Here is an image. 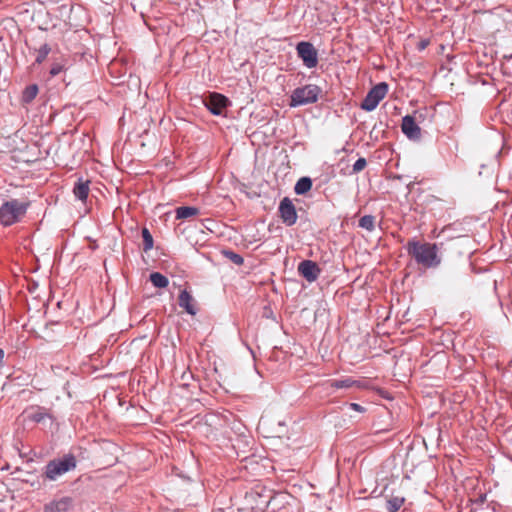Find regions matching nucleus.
<instances>
[{
    "instance_id": "19",
    "label": "nucleus",
    "mask_w": 512,
    "mask_h": 512,
    "mask_svg": "<svg viewBox=\"0 0 512 512\" xmlns=\"http://www.w3.org/2000/svg\"><path fill=\"white\" fill-rule=\"evenodd\" d=\"M151 283L157 288H166L169 284L168 278L160 272H153L149 276Z\"/></svg>"
},
{
    "instance_id": "26",
    "label": "nucleus",
    "mask_w": 512,
    "mask_h": 512,
    "mask_svg": "<svg viewBox=\"0 0 512 512\" xmlns=\"http://www.w3.org/2000/svg\"><path fill=\"white\" fill-rule=\"evenodd\" d=\"M367 165V161L365 158H358L356 162L353 164V173H359L361 172Z\"/></svg>"
},
{
    "instance_id": "7",
    "label": "nucleus",
    "mask_w": 512,
    "mask_h": 512,
    "mask_svg": "<svg viewBox=\"0 0 512 512\" xmlns=\"http://www.w3.org/2000/svg\"><path fill=\"white\" fill-rule=\"evenodd\" d=\"M296 51L305 67L311 69L317 66L318 52L312 43L301 41L296 45Z\"/></svg>"
},
{
    "instance_id": "6",
    "label": "nucleus",
    "mask_w": 512,
    "mask_h": 512,
    "mask_svg": "<svg viewBox=\"0 0 512 512\" xmlns=\"http://www.w3.org/2000/svg\"><path fill=\"white\" fill-rule=\"evenodd\" d=\"M28 421L41 424L44 428H51L55 417L49 409L43 406H32L24 412Z\"/></svg>"
},
{
    "instance_id": "29",
    "label": "nucleus",
    "mask_w": 512,
    "mask_h": 512,
    "mask_svg": "<svg viewBox=\"0 0 512 512\" xmlns=\"http://www.w3.org/2000/svg\"><path fill=\"white\" fill-rule=\"evenodd\" d=\"M427 43L426 42H421L420 43V49H424L426 47Z\"/></svg>"
},
{
    "instance_id": "20",
    "label": "nucleus",
    "mask_w": 512,
    "mask_h": 512,
    "mask_svg": "<svg viewBox=\"0 0 512 512\" xmlns=\"http://www.w3.org/2000/svg\"><path fill=\"white\" fill-rule=\"evenodd\" d=\"M38 94V86L36 84H32L27 86L22 92V102L23 103H31Z\"/></svg>"
},
{
    "instance_id": "14",
    "label": "nucleus",
    "mask_w": 512,
    "mask_h": 512,
    "mask_svg": "<svg viewBox=\"0 0 512 512\" xmlns=\"http://www.w3.org/2000/svg\"><path fill=\"white\" fill-rule=\"evenodd\" d=\"M89 181L81 178L75 183L73 193L78 200L85 201L89 194Z\"/></svg>"
},
{
    "instance_id": "23",
    "label": "nucleus",
    "mask_w": 512,
    "mask_h": 512,
    "mask_svg": "<svg viewBox=\"0 0 512 512\" xmlns=\"http://www.w3.org/2000/svg\"><path fill=\"white\" fill-rule=\"evenodd\" d=\"M404 503V498L402 497H392L387 501V510L389 512L398 511Z\"/></svg>"
},
{
    "instance_id": "12",
    "label": "nucleus",
    "mask_w": 512,
    "mask_h": 512,
    "mask_svg": "<svg viewBox=\"0 0 512 512\" xmlns=\"http://www.w3.org/2000/svg\"><path fill=\"white\" fill-rule=\"evenodd\" d=\"M193 302H194V299H193L192 295L187 290L181 291L179 298H178V304L181 308H183L190 315H195L197 313V310H196Z\"/></svg>"
},
{
    "instance_id": "11",
    "label": "nucleus",
    "mask_w": 512,
    "mask_h": 512,
    "mask_svg": "<svg viewBox=\"0 0 512 512\" xmlns=\"http://www.w3.org/2000/svg\"><path fill=\"white\" fill-rule=\"evenodd\" d=\"M401 129L403 134L410 140L416 141L421 138V129L411 115H405L402 118Z\"/></svg>"
},
{
    "instance_id": "4",
    "label": "nucleus",
    "mask_w": 512,
    "mask_h": 512,
    "mask_svg": "<svg viewBox=\"0 0 512 512\" xmlns=\"http://www.w3.org/2000/svg\"><path fill=\"white\" fill-rule=\"evenodd\" d=\"M322 89L314 84H307L293 90L290 96V106L299 107L313 104L318 101Z\"/></svg>"
},
{
    "instance_id": "22",
    "label": "nucleus",
    "mask_w": 512,
    "mask_h": 512,
    "mask_svg": "<svg viewBox=\"0 0 512 512\" xmlns=\"http://www.w3.org/2000/svg\"><path fill=\"white\" fill-rule=\"evenodd\" d=\"M142 233V238H143V249L145 252L151 250L153 248V244H154V241H153V237L150 233V231L144 227L141 231Z\"/></svg>"
},
{
    "instance_id": "21",
    "label": "nucleus",
    "mask_w": 512,
    "mask_h": 512,
    "mask_svg": "<svg viewBox=\"0 0 512 512\" xmlns=\"http://www.w3.org/2000/svg\"><path fill=\"white\" fill-rule=\"evenodd\" d=\"M359 227L372 232L375 229V217L373 215H364L359 219Z\"/></svg>"
},
{
    "instance_id": "9",
    "label": "nucleus",
    "mask_w": 512,
    "mask_h": 512,
    "mask_svg": "<svg viewBox=\"0 0 512 512\" xmlns=\"http://www.w3.org/2000/svg\"><path fill=\"white\" fill-rule=\"evenodd\" d=\"M279 213L282 221L287 225L291 226L296 223L297 221V213L295 206L293 205L292 201L285 197L281 200L279 205Z\"/></svg>"
},
{
    "instance_id": "16",
    "label": "nucleus",
    "mask_w": 512,
    "mask_h": 512,
    "mask_svg": "<svg viewBox=\"0 0 512 512\" xmlns=\"http://www.w3.org/2000/svg\"><path fill=\"white\" fill-rule=\"evenodd\" d=\"M68 65V59L61 56L59 58H54L49 74L51 77H55L59 75L61 72H63Z\"/></svg>"
},
{
    "instance_id": "2",
    "label": "nucleus",
    "mask_w": 512,
    "mask_h": 512,
    "mask_svg": "<svg viewBox=\"0 0 512 512\" xmlns=\"http://www.w3.org/2000/svg\"><path fill=\"white\" fill-rule=\"evenodd\" d=\"M29 202L19 199H10L0 206V223L9 227L21 221L26 215Z\"/></svg>"
},
{
    "instance_id": "15",
    "label": "nucleus",
    "mask_w": 512,
    "mask_h": 512,
    "mask_svg": "<svg viewBox=\"0 0 512 512\" xmlns=\"http://www.w3.org/2000/svg\"><path fill=\"white\" fill-rule=\"evenodd\" d=\"M330 387L335 389H349L352 387H360V381L354 380L350 377H346L343 379L332 380L330 382Z\"/></svg>"
},
{
    "instance_id": "25",
    "label": "nucleus",
    "mask_w": 512,
    "mask_h": 512,
    "mask_svg": "<svg viewBox=\"0 0 512 512\" xmlns=\"http://www.w3.org/2000/svg\"><path fill=\"white\" fill-rule=\"evenodd\" d=\"M223 255L235 265L240 266L244 263V258L240 254L235 253L232 250H224Z\"/></svg>"
},
{
    "instance_id": "24",
    "label": "nucleus",
    "mask_w": 512,
    "mask_h": 512,
    "mask_svg": "<svg viewBox=\"0 0 512 512\" xmlns=\"http://www.w3.org/2000/svg\"><path fill=\"white\" fill-rule=\"evenodd\" d=\"M51 48L47 43H44L40 46V48L37 50V57L35 59V63L41 64L50 53Z\"/></svg>"
},
{
    "instance_id": "10",
    "label": "nucleus",
    "mask_w": 512,
    "mask_h": 512,
    "mask_svg": "<svg viewBox=\"0 0 512 512\" xmlns=\"http://www.w3.org/2000/svg\"><path fill=\"white\" fill-rule=\"evenodd\" d=\"M298 272L308 282H314L318 279L321 269L316 262L311 260H303L298 265Z\"/></svg>"
},
{
    "instance_id": "18",
    "label": "nucleus",
    "mask_w": 512,
    "mask_h": 512,
    "mask_svg": "<svg viewBox=\"0 0 512 512\" xmlns=\"http://www.w3.org/2000/svg\"><path fill=\"white\" fill-rule=\"evenodd\" d=\"M312 188V180L309 177L300 178L295 186L294 191L297 195H304Z\"/></svg>"
},
{
    "instance_id": "27",
    "label": "nucleus",
    "mask_w": 512,
    "mask_h": 512,
    "mask_svg": "<svg viewBox=\"0 0 512 512\" xmlns=\"http://www.w3.org/2000/svg\"><path fill=\"white\" fill-rule=\"evenodd\" d=\"M349 407L352 410H355V411L360 412V413L365 412V408L363 406H361L360 404H357V403H350Z\"/></svg>"
},
{
    "instance_id": "28",
    "label": "nucleus",
    "mask_w": 512,
    "mask_h": 512,
    "mask_svg": "<svg viewBox=\"0 0 512 512\" xmlns=\"http://www.w3.org/2000/svg\"><path fill=\"white\" fill-rule=\"evenodd\" d=\"M4 364V351L0 348V368L3 367Z\"/></svg>"
},
{
    "instance_id": "5",
    "label": "nucleus",
    "mask_w": 512,
    "mask_h": 512,
    "mask_svg": "<svg viewBox=\"0 0 512 512\" xmlns=\"http://www.w3.org/2000/svg\"><path fill=\"white\" fill-rule=\"evenodd\" d=\"M387 92L388 84L385 82L378 83L367 93L360 107L367 112L375 110L380 101L386 96Z\"/></svg>"
},
{
    "instance_id": "8",
    "label": "nucleus",
    "mask_w": 512,
    "mask_h": 512,
    "mask_svg": "<svg viewBox=\"0 0 512 512\" xmlns=\"http://www.w3.org/2000/svg\"><path fill=\"white\" fill-rule=\"evenodd\" d=\"M205 107L216 116L223 114L224 109L229 104V99L220 93H210L204 100Z\"/></svg>"
},
{
    "instance_id": "17",
    "label": "nucleus",
    "mask_w": 512,
    "mask_h": 512,
    "mask_svg": "<svg viewBox=\"0 0 512 512\" xmlns=\"http://www.w3.org/2000/svg\"><path fill=\"white\" fill-rule=\"evenodd\" d=\"M177 219H188L197 216L200 211L197 207L181 206L175 210Z\"/></svg>"
},
{
    "instance_id": "1",
    "label": "nucleus",
    "mask_w": 512,
    "mask_h": 512,
    "mask_svg": "<svg viewBox=\"0 0 512 512\" xmlns=\"http://www.w3.org/2000/svg\"><path fill=\"white\" fill-rule=\"evenodd\" d=\"M406 250L418 265L426 269L437 268L442 262L436 243L420 242L414 238L408 241Z\"/></svg>"
},
{
    "instance_id": "3",
    "label": "nucleus",
    "mask_w": 512,
    "mask_h": 512,
    "mask_svg": "<svg viewBox=\"0 0 512 512\" xmlns=\"http://www.w3.org/2000/svg\"><path fill=\"white\" fill-rule=\"evenodd\" d=\"M77 461L73 454H65L61 458L49 461L45 466L44 475L50 481L57 480L58 477L76 468Z\"/></svg>"
},
{
    "instance_id": "13",
    "label": "nucleus",
    "mask_w": 512,
    "mask_h": 512,
    "mask_svg": "<svg viewBox=\"0 0 512 512\" xmlns=\"http://www.w3.org/2000/svg\"><path fill=\"white\" fill-rule=\"evenodd\" d=\"M72 506L70 497H63L60 500L53 501L45 506V512H66Z\"/></svg>"
}]
</instances>
